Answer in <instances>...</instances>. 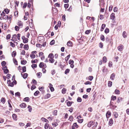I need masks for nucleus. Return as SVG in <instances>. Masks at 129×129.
<instances>
[{
	"label": "nucleus",
	"mask_w": 129,
	"mask_h": 129,
	"mask_svg": "<svg viewBox=\"0 0 129 129\" xmlns=\"http://www.w3.org/2000/svg\"><path fill=\"white\" fill-rule=\"evenodd\" d=\"M115 14L114 13H112L110 15V19H111L113 20L115 18Z\"/></svg>",
	"instance_id": "nucleus-8"
},
{
	"label": "nucleus",
	"mask_w": 129,
	"mask_h": 129,
	"mask_svg": "<svg viewBox=\"0 0 129 129\" xmlns=\"http://www.w3.org/2000/svg\"><path fill=\"white\" fill-rule=\"evenodd\" d=\"M70 69H67L66 70V71H65L64 73L66 74H67V73H69L70 71Z\"/></svg>",
	"instance_id": "nucleus-45"
},
{
	"label": "nucleus",
	"mask_w": 129,
	"mask_h": 129,
	"mask_svg": "<svg viewBox=\"0 0 129 129\" xmlns=\"http://www.w3.org/2000/svg\"><path fill=\"white\" fill-rule=\"evenodd\" d=\"M19 124L20 126H23L25 125L24 123L22 122H19Z\"/></svg>",
	"instance_id": "nucleus-60"
},
{
	"label": "nucleus",
	"mask_w": 129,
	"mask_h": 129,
	"mask_svg": "<svg viewBox=\"0 0 129 129\" xmlns=\"http://www.w3.org/2000/svg\"><path fill=\"white\" fill-rule=\"evenodd\" d=\"M113 121L112 119H109V125L110 126L112 125L113 124Z\"/></svg>",
	"instance_id": "nucleus-14"
},
{
	"label": "nucleus",
	"mask_w": 129,
	"mask_h": 129,
	"mask_svg": "<svg viewBox=\"0 0 129 129\" xmlns=\"http://www.w3.org/2000/svg\"><path fill=\"white\" fill-rule=\"evenodd\" d=\"M115 94H119L120 93V91L119 90L116 89L115 90Z\"/></svg>",
	"instance_id": "nucleus-28"
},
{
	"label": "nucleus",
	"mask_w": 129,
	"mask_h": 129,
	"mask_svg": "<svg viewBox=\"0 0 129 129\" xmlns=\"http://www.w3.org/2000/svg\"><path fill=\"white\" fill-rule=\"evenodd\" d=\"M15 30L16 31H18L19 30V27L18 26H15Z\"/></svg>",
	"instance_id": "nucleus-52"
},
{
	"label": "nucleus",
	"mask_w": 129,
	"mask_h": 129,
	"mask_svg": "<svg viewBox=\"0 0 129 129\" xmlns=\"http://www.w3.org/2000/svg\"><path fill=\"white\" fill-rule=\"evenodd\" d=\"M55 43V41L54 40H53L51 41V42L50 44L51 45H53Z\"/></svg>",
	"instance_id": "nucleus-57"
},
{
	"label": "nucleus",
	"mask_w": 129,
	"mask_h": 129,
	"mask_svg": "<svg viewBox=\"0 0 129 129\" xmlns=\"http://www.w3.org/2000/svg\"><path fill=\"white\" fill-rule=\"evenodd\" d=\"M31 123H27L26 125L25 126V127L26 128L28 126H30Z\"/></svg>",
	"instance_id": "nucleus-46"
},
{
	"label": "nucleus",
	"mask_w": 129,
	"mask_h": 129,
	"mask_svg": "<svg viewBox=\"0 0 129 129\" xmlns=\"http://www.w3.org/2000/svg\"><path fill=\"white\" fill-rule=\"evenodd\" d=\"M106 26V25L104 24H102V26H101V31H102L103 30L104 28H105Z\"/></svg>",
	"instance_id": "nucleus-25"
},
{
	"label": "nucleus",
	"mask_w": 129,
	"mask_h": 129,
	"mask_svg": "<svg viewBox=\"0 0 129 129\" xmlns=\"http://www.w3.org/2000/svg\"><path fill=\"white\" fill-rule=\"evenodd\" d=\"M50 96V94L48 93L46 95V98H49Z\"/></svg>",
	"instance_id": "nucleus-55"
},
{
	"label": "nucleus",
	"mask_w": 129,
	"mask_h": 129,
	"mask_svg": "<svg viewBox=\"0 0 129 129\" xmlns=\"http://www.w3.org/2000/svg\"><path fill=\"white\" fill-rule=\"evenodd\" d=\"M49 61L51 63H53L54 61V60L53 58H50L49 59Z\"/></svg>",
	"instance_id": "nucleus-40"
},
{
	"label": "nucleus",
	"mask_w": 129,
	"mask_h": 129,
	"mask_svg": "<svg viewBox=\"0 0 129 129\" xmlns=\"http://www.w3.org/2000/svg\"><path fill=\"white\" fill-rule=\"evenodd\" d=\"M12 117L13 118V119L15 121H16L17 120V116L15 114H13L12 116Z\"/></svg>",
	"instance_id": "nucleus-12"
},
{
	"label": "nucleus",
	"mask_w": 129,
	"mask_h": 129,
	"mask_svg": "<svg viewBox=\"0 0 129 129\" xmlns=\"http://www.w3.org/2000/svg\"><path fill=\"white\" fill-rule=\"evenodd\" d=\"M102 71L103 72H106L107 71V69L105 68V67H104Z\"/></svg>",
	"instance_id": "nucleus-62"
},
{
	"label": "nucleus",
	"mask_w": 129,
	"mask_h": 129,
	"mask_svg": "<svg viewBox=\"0 0 129 129\" xmlns=\"http://www.w3.org/2000/svg\"><path fill=\"white\" fill-rule=\"evenodd\" d=\"M7 16H6L5 15V16L4 17V18L3 17H0V20H2V19H4L6 20H7Z\"/></svg>",
	"instance_id": "nucleus-35"
},
{
	"label": "nucleus",
	"mask_w": 129,
	"mask_h": 129,
	"mask_svg": "<svg viewBox=\"0 0 129 129\" xmlns=\"http://www.w3.org/2000/svg\"><path fill=\"white\" fill-rule=\"evenodd\" d=\"M66 91L67 89L66 88H63L62 90V92L63 94H64L66 93Z\"/></svg>",
	"instance_id": "nucleus-30"
},
{
	"label": "nucleus",
	"mask_w": 129,
	"mask_h": 129,
	"mask_svg": "<svg viewBox=\"0 0 129 129\" xmlns=\"http://www.w3.org/2000/svg\"><path fill=\"white\" fill-rule=\"evenodd\" d=\"M49 126V124L46 123L45 124L44 127L45 129H48Z\"/></svg>",
	"instance_id": "nucleus-24"
},
{
	"label": "nucleus",
	"mask_w": 129,
	"mask_h": 129,
	"mask_svg": "<svg viewBox=\"0 0 129 129\" xmlns=\"http://www.w3.org/2000/svg\"><path fill=\"white\" fill-rule=\"evenodd\" d=\"M67 44L68 46L69 47H71L72 45V43L71 41H69L68 42Z\"/></svg>",
	"instance_id": "nucleus-20"
},
{
	"label": "nucleus",
	"mask_w": 129,
	"mask_h": 129,
	"mask_svg": "<svg viewBox=\"0 0 129 129\" xmlns=\"http://www.w3.org/2000/svg\"><path fill=\"white\" fill-rule=\"evenodd\" d=\"M78 127V125L76 123H74L73 125L72 126V128L73 129H74L75 128H77Z\"/></svg>",
	"instance_id": "nucleus-10"
},
{
	"label": "nucleus",
	"mask_w": 129,
	"mask_h": 129,
	"mask_svg": "<svg viewBox=\"0 0 129 129\" xmlns=\"http://www.w3.org/2000/svg\"><path fill=\"white\" fill-rule=\"evenodd\" d=\"M29 99L28 97H26L24 99V101L26 102H29Z\"/></svg>",
	"instance_id": "nucleus-36"
},
{
	"label": "nucleus",
	"mask_w": 129,
	"mask_h": 129,
	"mask_svg": "<svg viewBox=\"0 0 129 129\" xmlns=\"http://www.w3.org/2000/svg\"><path fill=\"white\" fill-rule=\"evenodd\" d=\"M113 11H114V12H117L118 11L117 8L116 7H114V8Z\"/></svg>",
	"instance_id": "nucleus-64"
},
{
	"label": "nucleus",
	"mask_w": 129,
	"mask_h": 129,
	"mask_svg": "<svg viewBox=\"0 0 129 129\" xmlns=\"http://www.w3.org/2000/svg\"><path fill=\"white\" fill-rule=\"evenodd\" d=\"M17 25L19 26L20 28H22L23 25V23L20 21H19L17 23Z\"/></svg>",
	"instance_id": "nucleus-5"
},
{
	"label": "nucleus",
	"mask_w": 129,
	"mask_h": 129,
	"mask_svg": "<svg viewBox=\"0 0 129 129\" xmlns=\"http://www.w3.org/2000/svg\"><path fill=\"white\" fill-rule=\"evenodd\" d=\"M22 38L23 39V42L24 43H26L28 42V39L27 38H25L24 36H22Z\"/></svg>",
	"instance_id": "nucleus-4"
},
{
	"label": "nucleus",
	"mask_w": 129,
	"mask_h": 129,
	"mask_svg": "<svg viewBox=\"0 0 129 129\" xmlns=\"http://www.w3.org/2000/svg\"><path fill=\"white\" fill-rule=\"evenodd\" d=\"M123 46L122 45H121L120 46H118V47L117 48L118 50H119L121 51L122 50V49H123Z\"/></svg>",
	"instance_id": "nucleus-11"
},
{
	"label": "nucleus",
	"mask_w": 129,
	"mask_h": 129,
	"mask_svg": "<svg viewBox=\"0 0 129 129\" xmlns=\"http://www.w3.org/2000/svg\"><path fill=\"white\" fill-rule=\"evenodd\" d=\"M48 57L50 58H53L54 57V55L52 53L50 54L48 56Z\"/></svg>",
	"instance_id": "nucleus-26"
},
{
	"label": "nucleus",
	"mask_w": 129,
	"mask_h": 129,
	"mask_svg": "<svg viewBox=\"0 0 129 129\" xmlns=\"http://www.w3.org/2000/svg\"><path fill=\"white\" fill-rule=\"evenodd\" d=\"M36 46L37 47H39L40 48H42V45H41V44H36Z\"/></svg>",
	"instance_id": "nucleus-32"
},
{
	"label": "nucleus",
	"mask_w": 129,
	"mask_h": 129,
	"mask_svg": "<svg viewBox=\"0 0 129 129\" xmlns=\"http://www.w3.org/2000/svg\"><path fill=\"white\" fill-rule=\"evenodd\" d=\"M52 125L53 126L56 127L58 125V123L57 122L52 123Z\"/></svg>",
	"instance_id": "nucleus-47"
},
{
	"label": "nucleus",
	"mask_w": 129,
	"mask_h": 129,
	"mask_svg": "<svg viewBox=\"0 0 129 129\" xmlns=\"http://www.w3.org/2000/svg\"><path fill=\"white\" fill-rule=\"evenodd\" d=\"M11 35L10 34H8L6 36V39L7 40H9V39L10 38Z\"/></svg>",
	"instance_id": "nucleus-59"
},
{
	"label": "nucleus",
	"mask_w": 129,
	"mask_h": 129,
	"mask_svg": "<svg viewBox=\"0 0 129 129\" xmlns=\"http://www.w3.org/2000/svg\"><path fill=\"white\" fill-rule=\"evenodd\" d=\"M94 124V122L92 121H90L89 123H88L87 124V126L88 127H90L91 125H93Z\"/></svg>",
	"instance_id": "nucleus-7"
},
{
	"label": "nucleus",
	"mask_w": 129,
	"mask_h": 129,
	"mask_svg": "<svg viewBox=\"0 0 129 129\" xmlns=\"http://www.w3.org/2000/svg\"><path fill=\"white\" fill-rule=\"evenodd\" d=\"M127 34L126 33V32L125 31H124L123 32L122 34V35L123 37L124 38H126L127 37Z\"/></svg>",
	"instance_id": "nucleus-16"
},
{
	"label": "nucleus",
	"mask_w": 129,
	"mask_h": 129,
	"mask_svg": "<svg viewBox=\"0 0 129 129\" xmlns=\"http://www.w3.org/2000/svg\"><path fill=\"white\" fill-rule=\"evenodd\" d=\"M77 101L78 102H82V100L81 98L79 97L77 99Z\"/></svg>",
	"instance_id": "nucleus-34"
},
{
	"label": "nucleus",
	"mask_w": 129,
	"mask_h": 129,
	"mask_svg": "<svg viewBox=\"0 0 129 129\" xmlns=\"http://www.w3.org/2000/svg\"><path fill=\"white\" fill-rule=\"evenodd\" d=\"M109 32V30L108 28H106L105 29V32L106 33H107Z\"/></svg>",
	"instance_id": "nucleus-63"
},
{
	"label": "nucleus",
	"mask_w": 129,
	"mask_h": 129,
	"mask_svg": "<svg viewBox=\"0 0 129 129\" xmlns=\"http://www.w3.org/2000/svg\"><path fill=\"white\" fill-rule=\"evenodd\" d=\"M115 74L113 73L111 75L110 78L112 80L114 79V78H115Z\"/></svg>",
	"instance_id": "nucleus-19"
},
{
	"label": "nucleus",
	"mask_w": 129,
	"mask_h": 129,
	"mask_svg": "<svg viewBox=\"0 0 129 129\" xmlns=\"http://www.w3.org/2000/svg\"><path fill=\"white\" fill-rule=\"evenodd\" d=\"M16 52L15 51H14L12 52V56L13 55L14 57H15L16 56Z\"/></svg>",
	"instance_id": "nucleus-51"
},
{
	"label": "nucleus",
	"mask_w": 129,
	"mask_h": 129,
	"mask_svg": "<svg viewBox=\"0 0 129 129\" xmlns=\"http://www.w3.org/2000/svg\"><path fill=\"white\" fill-rule=\"evenodd\" d=\"M1 17H3L4 18V17L5 16V13L4 11H3L2 13L1 14Z\"/></svg>",
	"instance_id": "nucleus-37"
},
{
	"label": "nucleus",
	"mask_w": 129,
	"mask_h": 129,
	"mask_svg": "<svg viewBox=\"0 0 129 129\" xmlns=\"http://www.w3.org/2000/svg\"><path fill=\"white\" fill-rule=\"evenodd\" d=\"M31 67L33 69H34L37 67V65L36 64H33L31 65Z\"/></svg>",
	"instance_id": "nucleus-58"
},
{
	"label": "nucleus",
	"mask_w": 129,
	"mask_h": 129,
	"mask_svg": "<svg viewBox=\"0 0 129 129\" xmlns=\"http://www.w3.org/2000/svg\"><path fill=\"white\" fill-rule=\"evenodd\" d=\"M91 82L89 81H87L84 83V84L85 85L91 84Z\"/></svg>",
	"instance_id": "nucleus-48"
},
{
	"label": "nucleus",
	"mask_w": 129,
	"mask_h": 129,
	"mask_svg": "<svg viewBox=\"0 0 129 129\" xmlns=\"http://www.w3.org/2000/svg\"><path fill=\"white\" fill-rule=\"evenodd\" d=\"M27 108L28 109V111L29 112H31L32 110L31 106L30 105H28V106Z\"/></svg>",
	"instance_id": "nucleus-23"
},
{
	"label": "nucleus",
	"mask_w": 129,
	"mask_h": 129,
	"mask_svg": "<svg viewBox=\"0 0 129 129\" xmlns=\"http://www.w3.org/2000/svg\"><path fill=\"white\" fill-rule=\"evenodd\" d=\"M16 81L15 80L11 82V81L10 80H8L7 81V84H8V86L13 87L14 86V83L15 84H16Z\"/></svg>",
	"instance_id": "nucleus-2"
},
{
	"label": "nucleus",
	"mask_w": 129,
	"mask_h": 129,
	"mask_svg": "<svg viewBox=\"0 0 129 129\" xmlns=\"http://www.w3.org/2000/svg\"><path fill=\"white\" fill-rule=\"evenodd\" d=\"M20 107L22 108H24L26 107V105L24 103H22L20 105Z\"/></svg>",
	"instance_id": "nucleus-13"
},
{
	"label": "nucleus",
	"mask_w": 129,
	"mask_h": 129,
	"mask_svg": "<svg viewBox=\"0 0 129 129\" xmlns=\"http://www.w3.org/2000/svg\"><path fill=\"white\" fill-rule=\"evenodd\" d=\"M93 78V77L92 76H90L88 77V79L90 81L92 80Z\"/></svg>",
	"instance_id": "nucleus-42"
},
{
	"label": "nucleus",
	"mask_w": 129,
	"mask_h": 129,
	"mask_svg": "<svg viewBox=\"0 0 129 129\" xmlns=\"http://www.w3.org/2000/svg\"><path fill=\"white\" fill-rule=\"evenodd\" d=\"M30 56L31 58H34L36 57L35 55L32 53H31V54L30 55Z\"/></svg>",
	"instance_id": "nucleus-27"
},
{
	"label": "nucleus",
	"mask_w": 129,
	"mask_h": 129,
	"mask_svg": "<svg viewBox=\"0 0 129 129\" xmlns=\"http://www.w3.org/2000/svg\"><path fill=\"white\" fill-rule=\"evenodd\" d=\"M112 100L114 101L116 99V97L115 96L112 95L111 96Z\"/></svg>",
	"instance_id": "nucleus-43"
},
{
	"label": "nucleus",
	"mask_w": 129,
	"mask_h": 129,
	"mask_svg": "<svg viewBox=\"0 0 129 129\" xmlns=\"http://www.w3.org/2000/svg\"><path fill=\"white\" fill-rule=\"evenodd\" d=\"M57 111L55 110L53 112V114L54 115H56L57 113Z\"/></svg>",
	"instance_id": "nucleus-54"
},
{
	"label": "nucleus",
	"mask_w": 129,
	"mask_h": 129,
	"mask_svg": "<svg viewBox=\"0 0 129 129\" xmlns=\"http://www.w3.org/2000/svg\"><path fill=\"white\" fill-rule=\"evenodd\" d=\"M74 63V61L73 60H70L69 61V64H73Z\"/></svg>",
	"instance_id": "nucleus-56"
},
{
	"label": "nucleus",
	"mask_w": 129,
	"mask_h": 129,
	"mask_svg": "<svg viewBox=\"0 0 129 129\" xmlns=\"http://www.w3.org/2000/svg\"><path fill=\"white\" fill-rule=\"evenodd\" d=\"M5 12L7 14H8L10 10L8 9H6L4 10Z\"/></svg>",
	"instance_id": "nucleus-41"
},
{
	"label": "nucleus",
	"mask_w": 129,
	"mask_h": 129,
	"mask_svg": "<svg viewBox=\"0 0 129 129\" xmlns=\"http://www.w3.org/2000/svg\"><path fill=\"white\" fill-rule=\"evenodd\" d=\"M39 93V91L38 90H37L35 92V93H34V94L35 96H37Z\"/></svg>",
	"instance_id": "nucleus-49"
},
{
	"label": "nucleus",
	"mask_w": 129,
	"mask_h": 129,
	"mask_svg": "<svg viewBox=\"0 0 129 129\" xmlns=\"http://www.w3.org/2000/svg\"><path fill=\"white\" fill-rule=\"evenodd\" d=\"M41 120L43 121H44L45 122H49L48 120L44 117H42L41 118Z\"/></svg>",
	"instance_id": "nucleus-21"
},
{
	"label": "nucleus",
	"mask_w": 129,
	"mask_h": 129,
	"mask_svg": "<svg viewBox=\"0 0 129 129\" xmlns=\"http://www.w3.org/2000/svg\"><path fill=\"white\" fill-rule=\"evenodd\" d=\"M6 16L7 17V20H9L10 21V23L12 19V16L11 15H10L9 16L6 15Z\"/></svg>",
	"instance_id": "nucleus-9"
},
{
	"label": "nucleus",
	"mask_w": 129,
	"mask_h": 129,
	"mask_svg": "<svg viewBox=\"0 0 129 129\" xmlns=\"http://www.w3.org/2000/svg\"><path fill=\"white\" fill-rule=\"evenodd\" d=\"M112 82L111 81H108V86L109 87H111L112 86Z\"/></svg>",
	"instance_id": "nucleus-33"
},
{
	"label": "nucleus",
	"mask_w": 129,
	"mask_h": 129,
	"mask_svg": "<svg viewBox=\"0 0 129 129\" xmlns=\"http://www.w3.org/2000/svg\"><path fill=\"white\" fill-rule=\"evenodd\" d=\"M39 66L40 68H46L47 67V66L45 64L42 62L40 63Z\"/></svg>",
	"instance_id": "nucleus-3"
},
{
	"label": "nucleus",
	"mask_w": 129,
	"mask_h": 129,
	"mask_svg": "<svg viewBox=\"0 0 129 129\" xmlns=\"http://www.w3.org/2000/svg\"><path fill=\"white\" fill-rule=\"evenodd\" d=\"M70 54H69L65 58V59L66 61H67L68 60L69 58H70Z\"/></svg>",
	"instance_id": "nucleus-39"
},
{
	"label": "nucleus",
	"mask_w": 129,
	"mask_h": 129,
	"mask_svg": "<svg viewBox=\"0 0 129 129\" xmlns=\"http://www.w3.org/2000/svg\"><path fill=\"white\" fill-rule=\"evenodd\" d=\"M25 51L24 50H22L21 53V55H25Z\"/></svg>",
	"instance_id": "nucleus-53"
},
{
	"label": "nucleus",
	"mask_w": 129,
	"mask_h": 129,
	"mask_svg": "<svg viewBox=\"0 0 129 129\" xmlns=\"http://www.w3.org/2000/svg\"><path fill=\"white\" fill-rule=\"evenodd\" d=\"M113 115L115 118H117L118 117V115L117 112H114L113 113Z\"/></svg>",
	"instance_id": "nucleus-18"
},
{
	"label": "nucleus",
	"mask_w": 129,
	"mask_h": 129,
	"mask_svg": "<svg viewBox=\"0 0 129 129\" xmlns=\"http://www.w3.org/2000/svg\"><path fill=\"white\" fill-rule=\"evenodd\" d=\"M20 35V34H18L16 35L15 34L14 35H13L12 39L11 40L14 41L15 40L17 39L18 40H19Z\"/></svg>",
	"instance_id": "nucleus-1"
},
{
	"label": "nucleus",
	"mask_w": 129,
	"mask_h": 129,
	"mask_svg": "<svg viewBox=\"0 0 129 129\" xmlns=\"http://www.w3.org/2000/svg\"><path fill=\"white\" fill-rule=\"evenodd\" d=\"M26 61L25 60H23L21 61V63L22 64H25L26 63Z\"/></svg>",
	"instance_id": "nucleus-44"
},
{
	"label": "nucleus",
	"mask_w": 129,
	"mask_h": 129,
	"mask_svg": "<svg viewBox=\"0 0 129 129\" xmlns=\"http://www.w3.org/2000/svg\"><path fill=\"white\" fill-rule=\"evenodd\" d=\"M103 62L104 63H105L106 62L107 59L105 56H104L103 58Z\"/></svg>",
	"instance_id": "nucleus-31"
},
{
	"label": "nucleus",
	"mask_w": 129,
	"mask_h": 129,
	"mask_svg": "<svg viewBox=\"0 0 129 129\" xmlns=\"http://www.w3.org/2000/svg\"><path fill=\"white\" fill-rule=\"evenodd\" d=\"M69 6V5L68 4H65L64 5V7L66 9L68 8V7Z\"/></svg>",
	"instance_id": "nucleus-61"
},
{
	"label": "nucleus",
	"mask_w": 129,
	"mask_h": 129,
	"mask_svg": "<svg viewBox=\"0 0 129 129\" xmlns=\"http://www.w3.org/2000/svg\"><path fill=\"white\" fill-rule=\"evenodd\" d=\"M42 74L41 72H39L37 73V75L39 78H40L42 76Z\"/></svg>",
	"instance_id": "nucleus-22"
},
{
	"label": "nucleus",
	"mask_w": 129,
	"mask_h": 129,
	"mask_svg": "<svg viewBox=\"0 0 129 129\" xmlns=\"http://www.w3.org/2000/svg\"><path fill=\"white\" fill-rule=\"evenodd\" d=\"M5 98H1V101L3 103V104H4L5 102Z\"/></svg>",
	"instance_id": "nucleus-29"
},
{
	"label": "nucleus",
	"mask_w": 129,
	"mask_h": 129,
	"mask_svg": "<svg viewBox=\"0 0 129 129\" xmlns=\"http://www.w3.org/2000/svg\"><path fill=\"white\" fill-rule=\"evenodd\" d=\"M23 48L25 50H28L29 48L28 45V44L24 45L23 47Z\"/></svg>",
	"instance_id": "nucleus-17"
},
{
	"label": "nucleus",
	"mask_w": 129,
	"mask_h": 129,
	"mask_svg": "<svg viewBox=\"0 0 129 129\" xmlns=\"http://www.w3.org/2000/svg\"><path fill=\"white\" fill-rule=\"evenodd\" d=\"M106 116L107 118H108L111 115V113L109 111L107 112L106 114Z\"/></svg>",
	"instance_id": "nucleus-15"
},
{
	"label": "nucleus",
	"mask_w": 129,
	"mask_h": 129,
	"mask_svg": "<svg viewBox=\"0 0 129 129\" xmlns=\"http://www.w3.org/2000/svg\"><path fill=\"white\" fill-rule=\"evenodd\" d=\"M22 73H21V75L23 78L24 79L26 78L28 76V74L26 73H25L23 74Z\"/></svg>",
	"instance_id": "nucleus-6"
},
{
	"label": "nucleus",
	"mask_w": 129,
	"mask_h": 129,
	"mask_svg": "<svg viewBox=\"0 0 129 129\" xmlns=\"http://www.w3.org/2000/svg\"><path fill=\"white\" fill-rule=\"evenodd\" d=\"M6 63L5 61H2L1 63L3 67V66H5V65Z\"/></svg>",
	"instance_id": "nucleus-50"
},
{
	"label": "nucleus",
	"mask_w": 129,
	"mask_h": 129,
	"mask_svg": "<svg viewBox=\"0 0 129 129\" xmlns=\"http://www.w3.org/2000/svg\"><path fill=\"white\" fill-rule=\"evenodd\" d=\"M72 102H71L70 101H69L67 102V105L68 106H71V105L72 104Z\"/></svg>",
	"instance_id": "nucleus-38"
}]
</instances>
